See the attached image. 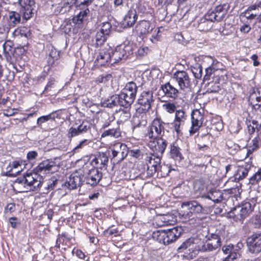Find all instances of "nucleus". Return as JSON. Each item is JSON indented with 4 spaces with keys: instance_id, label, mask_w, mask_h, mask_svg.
<instances>
[{
    "instance_id": "e2e57ef3",
    "label": "nucleus",
    "mask_w": 261,
    "mask_h": 261,
    "mask_svg": "<svg viewBox=\"0 0 261 261\" xmlns=\"http://www.w3.org/2000/svg\"><path fill=\"white\" fill-rule=\"evenodd\" d=\"M80 135L77 127L76 128L73 126L71 127L68 130L67 136L68 139L71 140L73 137Z\"/></svg>"
},
{
    "instance_id": "bf43d9fd",
    "label": "nucleus",
    "mask_w": 261,
    "mask_h": 261,
    "mask_svg": "<svg viewBox=\"0 0 261 261\" xmlns=\"http://www.w3.org/2000/svg\"><path fill=\"white\" fill-rule=\"evenodd\" d=\"M11 28L10 24L7 22H2L0 23V34L7 36Z\"/></svg>"
},
{
    "instance_id": "39448f33",
    "label": "nucleus",
    "mask_w": 261,
    "mask_h": 261,
    "mask_svg": "<svg viewBox=\"0 0 261 261\" xmlns=\"http://www.w3.org/2000/svg\"><path fill=\"white\" fill-rule=\"evenodd\" d=\"M154 102L153 93L151 91H143L140 94L137 100L138 106L136 109L139 113L148 112L151 109Z\"/></svg>"
},
{
    "instance_id": "6e6d98bb",
    "label": "nucleus",
    "mask_w": 261,
    "mask_h": 261,
    "mask_svg": "<svg viewBox=\"0 0 261 261\" xmlns=\"http://www.w3.org/2000/svg\"><path fill=\"white\" fill-rule=\"evenodd\" d=\"M91 141L89 139H84L80 142V143L72 149L71 152L74 154L79 152L80 149H82L84 147L88 146Z\"/></svg>"
},
{
    "instance_id": "2eb2a0df",
    "label": "nucleus",
    "mask_w": 261,
    "mask_h": 261,
    "mask_svg": "<svg viewBox=\"0 0 261 261\" xmlns=\"http://www.w3.org/2000/svg\"><path fill=\"white\" fill-rule=\"evenodd\" d=\"M112 53V48L110 46L105 47L101 50L94 61V66L98 68L113 64Z\"/></svg>"
},
{
    "instance_id": "37998d69",
    "label": "nucleus",
    "mask_w": 261,
    "mask_h": 261,
    "mask_svg": "<svg viewBox=\"0 0 261 261\" xmlns=\"http://www.w3.org/2000/svg\"><path fill=\"white\" fill-rule=\"evenodd\" d=\"M165 230L160 229L153 232L152 238L160 243L165 245Z\"/></svg>"
},
{
    "instance_id": "5fc2aeb1",
    "label": "nucleus",
    "mask_w": 261,
    "mask_h": 261,
    "mask_svg": "<svg viewBox=\"0 0 261 261\" xmlns=\"http://www.w3.org/2000/svg\"><path fill=\"white\" fill-rule=\"evenodd\" d=\"M196 245L194 243V239L192 238L187 239L182 244L178 247V250L187 249L191 247H195Z\"/></svg>"
},
{
    "instance_id": "aec40b11",
    "label": "nucleus",
    "mask_w": 261,
    "mask_h": 261,
    "mask_svg": "<svg viewBox=\"0 0 261 261\" xmlns=\"http://www.w3.org/2000/svg\"><path fill=\"white\" fill-rule=\"evenodd\" d=\"M248 250L252 253L261 251V233H253L247 240Z\"/></svg>"
},
{
    "instance_id": "69168bd1",
    "label": "nucleus",
    "mask_w": 261,
    "mask_h": 261,
    "mask_svg": "<svg viewBox=\"0 0 261 261\" xmlns=\"http://www.w3.org/2000/svg\"><path fill=\"white\" fill-rule=\"evenodd\" d=\"M113 227L114 225H112L107 229L103 231L104 234L107 237L112 236L113 234H115V236H116V234L118 233L119 231L117 228H113Z\"/></svg>"
},
{
    "instance_id": "3c124183",
    "label": "nucleus",
    "mask_w": 261,
    "mask_h": 261,
    "mask_svg": "<svg viewBox=\"0 0 261 261\" xmlns=\"http://www.w3.org/2000/svg\"><path fill=\"white\" fill-rule=\"evenodd\" d=\"M187 119L186 113L182 110L180 109L177 110L175 113L174 120L185 123Z\"/></svg>"
},
{
    "instance_id": "774afa93",
    "label": "nucleus",
    "mask_w": 261,
    "mask_h": 261,
    "mask_svg": "<svg viewBox=\"0 0 261 261\" xmlns=\"http://www.w3.org/2000/svg\"><path fill=\"white\" fill-rule=\"evenodd\" d=\"M73 254H75L76 256L80 259H85L86 256L85 253L80 249L76 248L74 247L72 251Z\"/></svg>"
},
{
    "instance_id": "4c0bfd02",
    "label": "nucleus",
    "mask_w": 261,
    "mask_h": 261,
    "mask_svg": "<svg viewBox=\"0 0 261 261\" xmlns=\"http://www.w3.org/2000/svg\"><path fill=\"white\" fill-rule=\"evenodd\" d=\"M81 11L79 13L72 19L73 22L77 24L81 25L84 21V19L87 14L90 12L89 8L79 9ZM79 27V26H78Z\"/></svg>"
},
{
    "instance_id": "ddd939ff",
    "label": "nucleus",
    "mask_w": 261,
    "mask_h": 261,
    "mask_svg": "<svg viewBox=\"0 0 261 261\" xmlns=\"http://www.w3.org/2000/svg\"><path fill=\"white\" fill-rule=\"evenodd\" d=\"M258 16H261V1H257L254 4L249 6L240 15L241 21H245L246 19L251 21Z\"/></svg>"
},
{
    "instance_id": "a19ab883",
    "label": "nucleus",
    "mask_w": 261,
    "mask_h": 261,
    "mask_svg": "<svg viewBox=\"0 0 261 261\" xmlns=\"http://www.w3.org/2000/svg\"><path fill=\"white\" fill-rule=\"evenodd\" d=\"M20 20L21 16L19 13L13 11L9 12L7 22L10 24V26L14 27L20 23Z\"/></svg>"
},
{
    "instance_id": "0e129e2a",
    "label": "nucleus",
    "mask_w": 261,
    "mask_h": 261,
    "mask_svg": "<svg viewBox=\"0 0 261 261\" xmlns=\"http://www.w3.org/2000/svg\"><path fill=\"white\" fill-rule=\"evenodd\" d=\"M129 154L132 157L137 159H141L143 157V154L139 149H131L129 151Z\"/></svg>"
},
{
    "instance_id": "f03ea898",
    "label": "nucleus",
    "mask_w": 261,
    "mask_h": 261,
    "mask_svg": "<svg viewBox=\"0 0 261 261\" xmlns=\"http://www.w3.org/2000/svg\"><path fill=\"white\" fill-rule=\"evenodd\" d=\"M166 123L160 116H156L146 128L144 137L148 139H155L159 137H163L165 135Z\"/></svg>"
},
{
    "instance_id": "13d9d810",
    "label": "nucleus",
    "mask_w": 261,
    "mask_h": 261,
    "mask_svg": "<svg viewBox=\"0 0 261 261\" xmlns=\"http://www.w3.org/2000/svg\"><path fill=\"white\" fill-rule=\"evenodd\" d=\"M80 134L87 133L91 129V124L87 121H83L77 126Z\"/></svg>"
},
{
    "instance_id": "1a4fd4ad",
    "label": "nucleus",
    "mask_w": 261,
    "mask_h": 261,
    "mask_svg": "<svg viewBox=\"0 0 261 261\" xmlns=\"http://www.w3.org/2000/svg\"><path fill=\"white\" fill-rule=\"evenodd\" d=\"M133 54V49L132 45L122 44L118 45L115 50L112 48V57L113 63L118 62L122 59H126Z\"/></svg>"
},
{
    "instance_id": "4d7b16f0",
    "label": "nucleus",
    "mask_w": 261,
    "mask_h": 261,
    "mask_svg": "<svg viewBox=\"0 0 261 261\" xmlns=\"http://www.w3.org/2000/svg\"><path fill=\"white\" fill-rule=\"evenodd\" d=\"M206 241L210 243L215 244V246L217 248H220L221 245L220 237L216 234H212L211 236V238H209Z\"/></svg>"
},
{
    "instance_id": "680f3d73",
    "label": "nucleus",
    "mask_w": 261,
    "mask_h": 261,
    "mask_svg": "<svg viewBox=\"0 0 261 261\" xmlns=\"http://www.w3.org/2000/svg\"><path fill=\"white\" fill-rule=\"evenodd\" d=\"M112 25L110 22L106 21L102 23L101 28L99 31L103 33L105 35L108 36L111 32Z\"/></svg>"
},
{
    "instance_id": "20e7f679",
    "label": "nucleus",
    "mask_w": 261,
    "mask_h": 261,
    "mask_svg": "<svg viewBox=\"0 0 261 261\" xmlns=\"http://www.w3.org/2000/svg\"><path fill=\"white\" fill-rule=\"evenodd\" d=\"M138 87L134 82L127 83L122 90L120 99H122V103L124 105V108H130L134 102L137 93Z\"/></svg>"
},
{
    "instance_id": "bb28decb",
    "label": "nucleus",
    "mask_w": 261,
    "mask_h": 261,
    "mask_svg": "<svg viewBox=\"0 0 261 261\" xmlns=\"http://www.w3.org/2000/svg\"><path fill=\"white\" fill-rule=\"evenodd\" d=\"M83 178V176L75 170L70 174L68 180L66 182L68 188L71 190L76 189L81 185Z\"/></svg>"
},
{
    "instance_id": "5701e85b",
    "label": "nucleus",
    "mask_w": 261,
    "mask_h": 261,
    "mask_svg": "<svg viewBox=\"0 0 261 261\" xmlns=\"http://www.w3.org/2000/svg\"><path fill=\"white\" fill-rule=\"evenodd\" d=\"M102 176V173L98 168L92 166L91 171L87 174L86 182L91 186L97 185Z\"/></svg>"
},
{
    "instance_id": "052dcab7",
    "label": "nucleus",
    "mask_w": 261,
    "mask_h": 261,
    "mask_svg": "<svg viewBox=\"0 0 261 261\" xmlns=\"http://www.w3.org/2000/svg\"><path fill=\"white\" fill-rule=\"evenodd\" d=\"M215 244H213V243H210L206 241L201 247L200 250L202 252L205 251H212L218 249L215 246Z\"/></svg>"
},
{
    "instance_id": "9b49d317",
    "label": "nucleus",
    "mask_w": 261,
    "mask_h": 261,
    "mask_svg": "<svg viewBox=\"0 0 261 261\" xmlns=\"http://www.w3.org/2000/svg\"><path fill=\"white\" fill-rule=\"evenodd\" d=\"M148 139L147 146L149 149L153 153L162 156L168 145L167 141L163 137Z\"/></svg>"
},
{
    "instance_id": "c9c22d12",
    "label": "nucleus",
    "mask_w": 261,
    "mask_h": 261,
    "mask_svg": "<svg viewBox=\"0 0 261 261\" xmlns=\"http://www.w3.org/2000/svg\"><path fill=\"white\" fill-rule=\"evenodd\" d=\"M121 131L119 126L104 130L101 134V138L111 137L117 139L121 137Z\"/></svg>"
},
{
    "instance_id": "f257e3e1",
    "label": "nucleus",
    "mask_w": 261,
    "mask_h": 261,
    "mask_svg": "<svg viewBox=\"0 0 261 261\" xmlns=\"http://www.w3.org/2000/svg\"><path fill=\"white\" fill-rule=\"evenodd\" d=\"M181 206L182 207H187L189 211L186 214L183 215V216H185V218L190 220L195 219V223L197 224L199 223L204 218L200 216L206 213V210L196 200L184 202L181 204Z\"/></svg>"
},
{
    "instance_id": "7ed1b4c3",
    "label": "nucleus",
    "mask_w": 261,
    "mask_h": 261,
    "mask_svg": "<svg viewBox=\"0 0 261 261\" xmlns=\"http://www.w3.org/2000/svg\"><path fill=\"white\" fill-rule=\"evenodd\" d=\"M43 180L42 176L34 171L33 173H27L22 177L17 178L15 184L23 185L24 188L29 186L30 190H34L41 186Z\"/></svg>"
},
{
    "instance_id": "f3484780",
    "label": "nucleus",
    "mask_w": 261,
    "mask_h": 261,
    "mask_svg": "<svg viewBox=\"0 0 261 261\" xmlns=\"http://www.w3.org/2000/svg\"><path fill=\"white\" fill-rule=\"evenodd\" d=\"M89 160H91L93 167L100 169H106L109 162V154L107 152L98 151L91 154Z\"/></svg>"
},
{
    "instance_id": "cd10ccee",
    "label": "nucleus",
    "mask_w": 261,
    "mask_h": 261,
    "mask_svg": "<svg viewBox=\"0 0 261 261\" xmlns=\"http://www.w3.org/2000/svg\"><path fill=\"white\" fill-rule=\"evenodd\" d=\"M220 70L216 69L213 66H210L205 69V74L204 76V81H208L212 78L213 82L215 83L219 84L222 75L219 76Z\"/></svg>"
},
{
    "instance_id": "dca6fc26",
    "label": "nucleus",
    "mask_w": 261,
    "mask_h": 261,
    "mask_svg": "<svg viewBox=\"0 0 261 261\" xmlns=\"http://www.w3.org/2000/svg\"><path fill=\"white\" fill-rule=\"evenodd\" d=\"M60 166L56 162L51 160H44L40 163L34 168V171L37 172L39 175L41 173H53L59 170Z\"/></svg>"
},
{
    "instance_id": "393cba45",
    "label": "nucleus",
    "mask_w": 261,
    "mask_h": 261,
    "mask_svg": "<svg viewBox=\"0 0 261 261\" xmlns=\"http://www.w3.org/2000/svg\"><path fill=\"white\" fill-rule=\"evenodd\" d=\"M169 149V156L172 159L179 162L184 159L182 149L176 141H174L170 144Z\"/></svg>"
},
{
    "instance_id": "a18cd8bd",
    "label": "nucleus",
    "mask_w": 261,
    "mask_h": 261,
    "mask_svg": "<svg viewBox=\"0 0 261 261\" xmlns=\"http://www.w3.org/2000/svg\"><path fill=\"white\" fill-rule=\"evenodd\" d=\"M60 58V52L55 50H52L49 53V58L47 59V65L51 67L55 63V61Z\"/></svg>"
},
{
    "instance_id": "c03bdc74",
    "label": "nucleus",
    "mask_w": 261,
    "mask_h": 261,
    "mask_svg": "<svg viewBox=\"0 0 261 261\" xmlns=\"http://www.w3.org/2000/svg\"><path fill=\"white\" fill-rule=\"evenodd\" d=\"M14 44L11 40H7L3 44V53L5 56H10L14 53Z\"/></svg>"
},
{
    "instance_id": "a878e982",
    "label": "nucleus",
    "mask_w": 261,
    "mask_h": 261,
    "mask_svg": "<svg viewBox=\"0 0 261 261\" xmlns=\"http://www.w3.org/2000/svg\"><path fill=\"white\" fill-rule=\"evenodd\" d=\"M165 245L169 244L176 241L181 235V229L174 227L171 229L165 230Z\"/></svg>"
},
{
    "instance_id": "864d4df0",
    "label": "nucleus",
    "mask_w": 261,
    "mask_h": 261,
    "mask_svg": "<svg viewBox=\"0 0 261 261\" xmlns=\"http://www.w3.org/2000/svg\"><path fill=\"white\" fill-rule=\"evenodd\" d=\"M226 146L227 147L228 152L231 154H234L240 149L239 145L231 140H228L226 142Z\"/></svg>"
},
{
    "instance_id": "8fccbe9b",
    "label": "nucleus",
    "mask_w": 261,
    "mask_h": 261,
    "mask_svg": "<svg viewBox=\"0 0 261 261\" xmlns=\"http://www.w3.org/2000/svg\"><path fill=\"white\" fill-rule=\"evenodd\" d=\"M191 71L196 79H200L202 75V66L198 63L191 66Z\"/></svg>"
},
{
    "instance_id": "72a5a7b5",
    "label": "nucleus",
    "mask_w": 261,
    "mask_h": 261,
    "mask_svg": "<svg viewBox=\"0 0 261 261\" xmlns=\"http://www.w3.org/2000/svg\"><path fill=\"white\" fill-rule=\"evenodd\" d=\"M250 103L253 109L261 112V94L259 92L251 94Z\"/></svg>"
},
{
    "instance_id": "b1692460",
    "label": "nucleus",
    "mask_w": 261,
    "mask_h": 261,
    "mask_svg": "<svg viewBox=\"0 0 261 261\" xmlns=\"http://www.w3.org/2000/svg\"><path fill=\"white\" fill-rule=\"evenodd\" d=\"M161 156H162L159 154L150 153L149 155L147 156L145 159L146 166L151 168L155 167L159 168V167H161V171L162 172L163 170L167 168V166L166 165L160 166Z\"/></svg>"
},
{
    "instance_id": "09e8293b",
    "label": "nucleus",
    "mask_w": 261,
    "mask_h": 261,
    "mask_svg": "<svg viewBox=\"0 0 261 261\" xmlns=\"http://www.w3.org/2000/svg\"><path fill=\"white\" fill-rule=\"evenodd\" d=\"M185 123L180 121L173 120L171 123L172 128L175 132L177 136H181L182 135V129Z\"/></svg>"
},
{
    "instance_id": "6e6552de",
    "label": "nucleus",
    "mask_w": 261,
    "mask_h": 261,
    "mask_svg": "<svg viewBox=\"0 0 261 261\" xmlns=\"http://www.w3.org/2000/svg\"><path fill=\"white\" fill-rule=\"evenodd\" d=\"M112 151L111 161L114 164H120L128 154L126 145L121 142H116L110 147Z\"/></svg>"
},
{
    "instance_id": "c85d7f7f",
    "label": "nucleus",
    "mask_w": 261,
    "mask_h": 261,
    "mask_svg": "<svg viewBox=\"0 0 261 261\" xmlns=\"http://www.w3.org/2000/svg\"><path fill=\"white\" fill-rule=\"evenodd\" d=\"M138 19V15L135 9H130L124 16L123 24L124 28H130L133 27Z\"/></svg>"
},
{
    "instance_id": "473e14b6",
    "label": "nucleus",
    "mask_w": 261,
    "mask_h": 261,
    "mask_svg": "<svg viewBox=\"0 0 261 261\" xmlns=\"http://www.w3.org/2000/svg\"><path fill=\"white\" fill-rule=\"evenodd\" d=\"M207 197L214 202L218 203L226 199L224 192L220 190H213L207 193Z\"/></svg>"
},
{
    "instance_id": "412c9836",
    "label": "nucleus",
    "mask_w": 261,
    "mask_h": 261,
    "mask_svg": "<svg viewBox=\"0 0 261 261\" xmlns=\"http://www.w3.org/2000/svg\"><path fill=\"white\" fill-rule=\"evenodd\" d=\"M160 88L163 91L164 96L172 100L177 99L180 95L179 90L171 85L169 82L162 85Z\"/></svg>"
},
{
    "instance_id": "f704fd0d",
    "label": "nucleus",
    "mask_w": 261,
    "mask_h": 261,
    "mask_svg": "<svg viewBox=\"0 0 261 261\" xmlns=\"http://www.w3.org/2000/svg\"><path fill=\"white\" fill-rule=\"evenodd\" d=\"M226 199L230 197H236L240 195L242 192V184L238 183L235 187L223 190Z\"/></svg>"
},
{
    "instance_id": "a211bd4d",
    "label": "nucleus",
    "mask_w": 261,
    "mask_h": 261,
    "mask_svg": "<svg viewBox=\"0 0 261 261\" xmlns=\"http://www.w3.org/2000/svg\"><path fill=\"white\" fill-rule=\"evenodd\" d=\"M206 127L207 135L212 136L214 132H220L223 128V122L219 116H212L209 120H206L204 123Z\"/></svg>"
},
{
    "instance_id": "58836bf2",
    "label": "nucleus",
    "mask_w": 261,
    "mask_h": 261,
    "mask_svg": "<svg viewBox=\"0 0 261 261\" xmlns=\"http://www.w3.org/2000/svg\"><path fill=\"white\" fill-rule=\"evenodd\" d=\"M21 162L19 161H14L10 162L6 168L7 172L6 175L8 176H14L16 175V174L18 173L19 171L13 172V170L18 168L19 167L21 166Z\"/></svg>"
},
{
    "instance_id": "4468645a",
    "label": "nucleus",
    "mask_w": 261,
    "mask_h": 261,
    "mask_svg": "<svg viewBox=\"0 0 261 261\" xmlns=\"http://www.w3.org/2000/svg\"><path fill=\"white\" fill-rule=\"evenodd\" d=\"M226 4H224L211 8L205 15V19L212 22L221 21L226 13Z\"/></svg>"
},
{
    "instance_id": "49530a36",
    "label": "nucleus",
    "mask_w": 261,
    "mask_h": 261,
    "mask_svg": "<svg viewBox=\"0 0 261 261\" xmlns=\"http://www.w3.org/2000/svg\"><path fill=\"white\" fill-rule=\"evenodd\" d=\"M200 249H197L196 246L191 247L185 253L184 257L188 259H192L195 258L199 252Z\"/></svg>"
},
{
    "instance_id": "4be33fe9",
    "label": "nucleus",
    "mask_w": 261,
    "mask_h": 261,
    "mask_svg": "<svg viewBox=\"0 0 261 261\" xmlns=\"http://www.w3.org/2000/svg\"><path fill=\"white\" fill-rule=\"evenodd\" d=\"M251 166L252 162H245L242 165L238 166V169L233 175L234 179H232V181L238 182L246 178Z\"/></svg>"
},
{
    "instance_id": "c756f323",
    "label": "nucleus",
    "mask_w": 261,
    "mask_h": 261,
    "mask_svg": "<svg viewBox=\"0 0 261 261\" xmlns=\"http://www.w3.org/2000/svg\"><path fill=\"white\" fill-rule=\"evenodd\" d=\"M135 30L141 35L148 34L152 30V28H151V22L146 20H140L136 25Z\"/></svg>"
},
{
    "instance_id": "de8ad7c7",
    "label": "nucleus",
    "mask_w": 261,
    "mask_h": 261,
    "mask_svg": "<svg viewBox=\"0 0 261 261\" xmlns=\"http://www.w3.org/2000/svg\"><path fill=\"white\" fill-rule=\"evenodd\" d=\"M162 107L164 111L171 114L177 111L176 104L171 101H165Z\"/></svg>"
},
{
    "instance_id": "ea45409f",
    "label": "nucleus",
    "mask_w": 261,
    "mask_h": 261,
    "mask_svg": "<svg viewBox=\"0 0 261 261\" xmlns=\"http://www.w3.org/2000/svg\"><path fill=\"white\" fill-rule=\"evenodd\" d=\"M249 122H251V123L247 124L249 134L252 135L256 131L257 135H259L261 133V124H259L258 121L256 120H252L251 121H249Z\"/></svg>"
},
{
    "instance_id": "9d476101",
    "label": "nucleus",
    "mask_w": 261,
    "mask_h": 261,
    "mask_svg": "<svg viewBox=\"0 0 261 261\" xmlns=\"http://www.w3.org/2000/svg\"><path fill=\"white\" fill-rule=\"evenodd\" d=\"M76 244L75 237L70 234L67 231H64L57 235L56 245L54 247L57 249H60L62 246V249L66 251L67 249L71 248L72 246Z\"/></svg>"
},
{
    "instance_id": "7c9ffc66",
    "label": "nucleus",
    "mask_w": 261,
    "mask_h": 261,
    "mask_svg": "<svg viewBox=\"0 0 261 261\" xmlns=\"http://www.w3.org/2000/svg\"><path fill=\"white\" fill-rule=\"evenodd\" d=\"M146 113H139L138 112V110L136 109V113L134 120V130L138 127L146 126L147 124V117Z\"/></svg>"
},
{
    "instance_id": "423d86ee",
    "label": "nucleus",
    "mask_w": 261,
    "mask_h": 261,
    "mask_svg": "<svg viewBox=\"0 0 261 261\" xmlns=\"http://www.w3.org/2000/svg\"><path fill=\"white\" fill-rule=\"evenodd\" d=\"M256 200L252 198L249 201L244 202L241 205L235 206L231 211L232 216L241 220H244L253 211Z\"/></svg>"
},
{
    "instance_id": "2f4dec72",
    "label": "nucleus",
    "mask_w": 261,
    "mask_h": 261,
    "mask_svg": "<svg viewBox=\"0 0 261 261\" xmlns=\"http://www.w3.org/2000/svg\"><path fill=\"white\" fill-rule=\"evenodd\" d=\"M78 166L79 168L75 170L82 176L84 177L85 174H87L88 172L91 171L92 166V163L91 160L89 159V161H86L85 160H80L77 161Z\"/></svg>"
},
{
    "instance_id": "338daca9",
    "label": "nucleus",
    "mask_w": 261,
    "mask_h": 261,
    "mask_svg": "<svg viewBox=\"0 0 261 261\" xmlns=\"http://www.w3.org/2000/svg\"><path fill=\"white\" fill-rule=\"evenodd\" d=\"M206 168V166L204 164L195 165L193 167V171L197 173L198 174H202Z\"/></svg>"
},
{
    "instance_id": "e433bc0d",
    "label": "nucleus",
    "mask_w": 261,
    "mask_h": 261,
    "mask_svg": "<svg viewBox=\"0 0 261 261\" xmlns=\"http://www.w3.org/2000/svg\"><path fill=\"white\" fill-rule=\"evenodd\" d=\"M107 35L100 31H97L92 39V45L96 47L102 45L107 40Z\"/></svg>"
},
{
    "instance_id": "6ab92c4d",
    "label": "nucleus",
    "mask_w": 261,
    "mask_h": 261,
    "mask_svg": "<svg viewBox=\"0 0 261 261\" xmlns=\"http://www.w3.org/2000/svg\"><path fill=\"white\" fill-rule=\"evenodd\" d=\"M18 3L20 5V13L22 15V18L25 20L30 19L34 14V6L35 2L32 0H18Z\"/></svg>"
},
{
    "instance_id": "79ce46f5",
    "label": "nucleus",
    "mask_w": 261,
    "mask_h": 261,
    "mask_svg": "<svg viewBox=\"0 0 261 261\" xmlns=\"http://www.w3.org/2000/svg\"><path fill=\"white\" fill-rule=\"evenodd\" d=\"M121 101H123V100L120 99V94L113 95L108 100V102L107 103V106L109 108H113L119 105L124 107V105L122 103Z\"/></svg>"
},
{
    "instance_id": "603ef678",
    "label": "nucleus",
    "mask_w": 261,
    "mask_h": 261,
    "mask_svg": "<svg viewBox=\"0 0 261 261\" xmlns=\"http://www.w3.org/2000/svg\"><path fill=\"white\" fill-rule=\"evenodd\" d=\"M94 0H75V4L78 9L89 8Z\"/></svg>"
},
{
    "instance_id": "0eeeda50",
    "label": "nucleus",
    "mask_w": 261,
    "mask_h": 261,
    "mask_svg": "<svg viewBox=\"0 0 261 261\" xmlns=\"http://www.w3.org/2000/svg\"><path fill=\"white\" fill-rule=\"evenodd\" d=\"M172 77L177 83L180 90L185 91L190 89L192 87L193 80L190 73L186 70H176Z\"/></svg>"
},
{
    "instance_id": "f8f14e48",
    "label": "nucleus",
    "mask_w": 261,
    "mask_h": 261,
    "mask_svg": "<svg viewBox=\"0 0 261 261\" xmlns=\"http://www.w3.org/2000/svg\"><path fill=\"white\" fill-rule=\"evenodd\" d=\"M204 111L199 109L193 110L191 113V126L189 129L190 135H193L199 131L204 121Z\"/></svg>"
}]
</instances>
